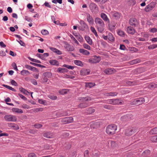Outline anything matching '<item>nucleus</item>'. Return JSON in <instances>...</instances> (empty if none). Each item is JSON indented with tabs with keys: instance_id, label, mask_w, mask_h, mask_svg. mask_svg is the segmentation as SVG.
I'll return each mask as SVG.
<instances>
[{
	"instance_id": "obj_48",
	"label": "nucleus",
	"mask_w": 157,
	"mask_h": 157,
	"mask_svg": "<svg viewBox=\"0 0 157 157\" xmlns=\"http://www.w3.org/2000/svg\"><path fill=\"white\" fill-rule=\"evenodd\" d=\"M127 84L129 86H133L135 85L136 82L127 81L126 82Z\"/></svg>"
},
{
	"instance_id": "obj_62",
	"label": "nucleus",
	"mask_w": 157,
	"mask_h": 157,
	"mask_svg": "<svg viewBox=\"0 0 157 157\" xmlns=\"http://www.w3.org/2000/svg\"><path fill=\"white\" fill-rule=\"evenodd\" d=\"M18 95L22 99H23V100L25 101L27 100V98H26L22 94H18Z\"/></svg>"
},
{
	"instance_id": "obj_52",
	"label": "nucleus",
	"mask_w": 157,
	"mask_h": 157,
	"mask_svg": "<svg viewBox=\"0 0 157 157\" xmlns=\"http://www.w3.org/2000/svg\"><path fill=\"white\" fill-rule=\"evenodd\" d=\"M151 140L154 142H157V136H155L151 137Z\"/></svg>"
},
{
	"instance_id": "obj_34",
	"label": "nucleus",
	"mask_w": 157,
	"mask_h": 157,
	"mask_svg": "<svg viewBox=\"0 0 157 157\" xmlns=\"http://www.w3.org/2000/svg\"><path fill=\"white\" fill-rule=\"evenodd\" d=\"M74 62L75 65L80 67H82L83 65L82 62L80 60H75Z\"/></svg>"
},
{
	"instance_id": "obj_39",
	"label": "nucleus",
	"mask_w": 157,
	"mask_h": 157,
	"mask_svg": "<svg viewBox=\"0 0 157 157\" xmlns=\"http://www.w3.org/2000/svg\"><path fill=\"white\" fill-rule=\"evenodd\" d=\"M95 85L94 82H86V86L87 87L91 88Z\"/></svg>"
},
{
	"instance_id": "obj_58",
	"label": "nucleus",
	"mask_w": 157,
	"mask_h": 157,
	"mask_svg": "<svg viewBox=\"0 0 157 157\" xmlns=\"http://www.w3.org/2000/svg\"><path fill=\"white\" fill-rule=\"evenodd\" d=\"M65 78H71V79H73L75 78V76L73 75H64Z\"/></svg>"
},
{
	"instance_id": "obj_20",
	"label": "nucleus",
	"mask_w": 157,
	"mask_h": 157,
	"mask_svg": "<svg viewBox=\"0 0 157 157\" xmlns=\"http://www.w3.org/2000/svg\"><path fill=\"white\" fill-rule=\"evenodd\" d=\"M12 110L14 113H23V111L21 109L17 108H13L12 109Z\"/></svg>"
},
{
	"instance_id": "obj_30",
	"label": "nucleus",
	"mask_w": 157,
	"mask_h": 157,
	"mask_svg": "<svg viewBox=\"0 0 157 157\" xmlns=\"http://www.w3.org/2000/svg\"><path fill=\"white\" fill-rule=\"evenodd\" d=\"M21 74L23 76H26L30 74L29 72L27 71L23 70L21 71Z\"/></svg>"
},
{
	"instance_id": "obj_17",
	"label": "nucleus",
	"mask_w": 157,
	"mask_h": 157,
	"mask_svg": "<svg viewBox=\"0 0 157 157\" xmlns=\"http://www.w3.org/2000/svg\"><path fill=\"white\" fill-rule=\"evenodd\" d=\"M104 72L107 75H110L115 72V70L113 68H107L105 69Z\"/></svg>"
},
{
	"instance_id": "obj_7",
	"label": "nucleus",
	"mask_w": 157,
	"mask_h": 157,
	"mask_svg": "<svg viewBox=\"0 0 157 157\" xmlns=\"http://www.w3.org/2000/svg\"><path fill=\"white\" fill-rule=\"evenodd\" d=\"M129 24L133 27H136L139 24V21L135 18L132 17L129 19Z\"/></svg>"
},
{
	"instance_id": "obj_3",
	"label": "nucleus",
	"mask_w": 157,
	"mask_h": 157,
	"mask_svg": "<svg viewBox=\"0 0 157 157\" xmlns=\"http://www.w3.org/2000/svg\"><path fill=\"white\" fill-rule=\"evenodd\" d=\"M4 118L6 121L8 122H16L17 121L16 117L12 115H6L4 117Z\"/></svg>"
},
{
	"instance_id": "obj_21",
	"label": "nucleus",
	"mask_w": 157,
	"mask_h": 157,
	"mask_svg": "<svg viewBox=\"0 0 157 157\" xmlns=\"http://www.w3.org/2000/svg\"><path fill=\"white\" fill-rule=\"evenodd\" d=\"M121 16V14L117 12H114L113 14V17L116 19H119Z\"/></svg>"
},
{
	"instance_id": "obj_57",
	"label": "nucleus",
	"mask_w": 157,
	"mask_h": 157,
	"mask_svg": "<svg viewBox=\"0 0 157 157\" xmlns=\"http://www.w3.org/2000/svg\"><path fill=\"white\" fill-rule=\"evenodd\" d=\"M117 33L118 35L121 36H124V32L122 30H119Z\"/></svg>"
},
{
	"instance_id": "obj_49",
	"label": "nucleus",
	"mask_w": 157,
	"mask_h": 157,
	"mask_svg": "<svg viewBox=\"0 0 157 157\" xmlns=\"http://www.w3.org/2000/svg\"><path fill=\"white\" fill-rule=\"evenodd\" d=\"M104 108L106 109H114L113 106L106 105H104Z\"/></svg>"
},
{
	"instance_id": "obj_23",
	"label": "nucleus",
	"mask_w": 157,
	"mask_h": 157,
	"mask_svg": "<svg viewBox=\"0 0 157 157\" xmlns=\"http://www.w3.org/2000/svg\"><path fill=\"white\" fill-rule=\"evenodd\" d=\"M50 49L52 52L56 53L58 55H60L62 54V52L61 51L55 48L52 47Z\"/></svg>"
},
{
	"instance_id": "obj_8",
	"label": "nucleus",
	"mask_w": 157,
	"mask_h": 157,
	"mask_svg": "<svg viewBox=\"0 0 157 157\" xmlns=\"http://www.w3.org/2000/svg\"><path fill=\"white\" fill-rule=\"evenodd\" d=\"M108 101L109 104L112 105H121L122 104V102L121 100L118 99H109Z\"/></svg>"
},
{
	"instance_id": "obj_61",
	"label": "nucleus",
	"mask_w": 157,
	"mask_h": 157,
	"mask_svg": "<svg viewBox=\"0 0 157 157\" xmlns=\"http://www.w3.org/2000/svg\"><path fill=\"white\" fill-rule=\"evenodd\" d=\"M33 126L36 128H40L42 126V125L39 124H34Z\"/></svg>"
},
{
	"instance_id": "obj_44",
	"label": "nucleus",
	"mask_w": 157,
	"mask_h": 157,
	"mask_svg": "<svg viewBox=\"0 0 157 157\" xmlns=\"http://www.w3.org/2000/svg\"><path fill=\"white\" fill-rule=\"evenodd\" d=\"M67 123H72L73 121V118L71 117H66Z\"/></svg>"
},
{
	"instance_id": "obj_42",
	"label": "nucleus",
	"mask_w": 157,
	"mask_h": 157,
	"mask_svg": "<svg viewBox=\"0 0 157 157\" xmlns=\"http://www.w3.org/2000/svg\"><path fill=\"white\" fill-rule=\"evenodd\" d=\"M141 61V60L139 59H137L134 60H133L131 61H130L131 62V64H136L137 63H139Z\"/></svg>"
},
{
	"instance_id": "obj_54",
	"label": "nucleus",
	"mask_w": 157,
	"mask_h": 157,
	"mask_svg": "<svg viewBox=\"0 0 157 157\" xmlns=\"http://www.w3.org/2000/svg\"><path fill=\"white\" fill-rule=\"evenodd\" d=\"M83 47L86 49L89 50H90V47L88 44L84 43L83 44Z\"/></svg>"
},
{
	"instance_id": "obj_19",
	"label": "nucleus",
	"mask_w": 157,
	"mask_h": 157,
	"mask_svg": "<svg viewBox=\"0 0 157 157\" xmlns=\"http://www.w3.org/2000/svg\"><path fill=\"white\" fill-rule=\"evenodd\" d=\"M101 17L105 22L109 23V20L107 16L104 13H102L101 14Z\"/></svg>"
},
{
	"instance_id": "obj_25",
	"label": "nucleus",
	"mask_w": 157,
	"mask_h": 157,
	"mask_svg": "<svg viewBox=\"0 0 157 157\" xmlns=\"http://www.w3.org/2000/svg\"><path fill=\"white\" fill-rule=\"evenodd\" d=\"M79 52L81 53L86 55H88L90 54V52L89 51L82 48H80L79 49Z\"/></svg>"
},
{
	"instance_id": "obj_14",
	"label": "nucleus",
	"mask_w": 157,
	"mask_h": 157,
	"mask_svg": "<svg viewBox=\"0 0 157 157\" xmlns=\"http://www.w3.org/2000/svg\"><path fill=\"white\" fill-rule=\"evenodd\" d=\"M94 21L95 23L97 25V26L104 25H105L104 21L100 18L96 17Z\"/></svg>"
},
{
	"instance_id": "obj_26",
	"label": "nucleus",
	"mask_w": 157,
	"mask_h": 157,
	"mask_svg": "<svg viewBox=\"0 0 157 157\" xmlns=\"http://www.w3.org/2000/svg\"><path fill=\"white\" fill-rule=\"evenodd\" d=\"M25 67L26 68L32 71H36L37 69L36 67L31 66L28 64L25 65Z\"/></svg>"
},
{
	"instance_id": "obj_28",
	"label": "nucleus",
	"mask_w": 157,
	"mask_h": 157,
	"mask_svg": "<svg viewBox=\"0 0 157 157\" xmlns=\"http://www.w3.org/2000/svg\"><path fill=\"white\" fill-rule=\"evenodd\" d=\"M90 70L89 69L83 70L81 71V74L83 75H85L89 74Z\"/></svg>"
},
{
	"instance_id": "obj_37",
	"label": "nucleus",
	"mask_w": 157,
	"mask_h": 157,
	"mask_svg": "<svg viewBox=\"0 0 157 157\" xmlns=\"http://www.w3.org/2000/svg\"><path fill=\"white\" fill-rule=\"evenodd\" d=\"M99 124V123L98 122H92L90 125V127L91 128H96L98 127L97 125Z\"/></svg>"
},
{
	"instance_id": "obj_47",
	"label": "nucleus",
	"mask_w": 157,
	"mask_h": 157,
	"mask_svg": "<svg viewBox=\"0 0 157 157\" xmlns=\"http://www.w3.org/2000/svg\"><path fill=\"white\" fill-rule=\"evenodd\" d=\"M157 87V85L155 83H152L149 85L148 87L151 89H153Z\"/></svg>"
},
{
	"instance_id": "obj_41",
	"label": "nucleus",
	"mask_w": 157,
	"mask_h": 157,
	"mask_svg": "<svg viewBox=\"0 0 157 157\" xmlns=\"http://www.w3.org/2000/svg\"><path fill=\"white\" fill-rule=\"evenodd\" d=\"M108 39L111 42H113L114 41V38L113 36V35L111 33H109L108 34Z\"/></svg>"
},
{
	"instance_id": "obj_4",
	"label": "nucleus",
	"mask_w": 157,
	"mask_h": 157,
	"mask_svg": "<svg viewBox=\"0 0 157 157\" xmlns=\"http://www.w3.org/2000/svg\"><path fill=\"white\" fill-rule=\"evenodd\" d=\"M79 22L80 26L78 27V28L79 30L84 31L88 29L87 25L84 21L80 20Z\"/></svg>"
},
{
	"instance_id": "obj_53",
	"label": "nucleus",
	"mask_w": 157,
	"mask_h": 157,
	"mask_svg": "<svg viewBox=\"0 0 157 157\" xmlns=\"http://www.w3.org/2000/svg\"><path fill=\"white\" fill-rule=\"evenodd\" d=\"M38 101L40 104H43L44 105H46L47 103L46 101L42 99H39Z\"/></svg>"
},
{
	"instance_id": "obj_12",
	"label": "nucleus",
	"mask_w": 157,
	"mask_h": 157,
	"mask_svg": "<svg viewBox=\"0 0 157 157\" xmlns=\"http://www.w3.org/2000/svg\"><path fill=\"white\" fill-rule=\"evenodd\" d=\"M87 21L89 23L90 25H93L94 23V19L88 13H86V14Z\"/></svg>"
},
{
	"instance_id": "obj_56",
	"label": "nucleus",
	"mask_w": 157,
	"mask_h": 157,
	"mask_svg": "<svg viewBox=\"0 0 157 157\" xmlns=\"http://www.w3.org/2000/svg\"><path fill=\"white\" fill-rule=\"evenodd\" d=\"M61 122L63 124H68L66 117L62 118L61 119Z\"/></svg>"
},
{
	"instance_id": "obj_18",
	"label": "nucleus",
	"mask_w": 157,
	"mask_h": 157,
	"mask_svg": "<svg viewBox=\"0 0 157 157\" xmlns=\"http://www.w3.org/2000/svg\"><path fill=\"white\" fill-rule=\"evenodd\" d=\"M127 32L128 34L133 35L135 33V30L133 27L129 26L127 28Z\"/></svg>"
},
{
	"instance_id": "obj_13",
	"label": "nucleus",
	"mask_w": 157,
	"mask_h": 157,
	"mask_svg": "<svg viewBox=\"0 0 157 157\" xmlns=\"http://www.w3.org/2000/svg\"><path fill=\"white\" fill-rule=\"evenodd\" d=\"M68 114L67 112L66 111H58L56 113V116L58 117L65 116H67Z\"/></svg>"
},
{
	"instance_id": "obj_11",
	"label": "nucleus",
	"mask_w": 157,
	"mask_h": 157,
	"mask_svg": "<svg viewBox=\"0 0 157 157\" xmlns=\"http://www.w3.org/2000/svg\"><path fill=\"white\" fill-rule=\"evenodd\" d=\"M64 47L68 51H72L74 50V47L66 42H64Z\"/></svg>"
},
{
	"instance_id": "obj_24",
	"label": "nucleus",
	"mask_w": 157,
	"mask_h": 157,
	"mask_svg": "<svg viewBox=\"0 0 157 157\" xmlns=\"http://www.w3.org/2000/svg\"><path fill=\"white\" fill-rule=\"evenodd\" d=\"M85 39L87 42L90 45L92 44L93 42L92 40L88 36H86L85 37Z\"/></svg>"
},
{
	"instance_id": "obj_10",
	"label": "nucleus",
	"mask_w": 157,
	"mask_h": 157,
	"mask_svg": "<svg viewBox=\"0 0 157 157\" xmlns=\"http://www.w3.org/2000/svg\"><path fill=\"white\" fill-rule=\"evenodd\" d=\"M135 132V130L134 128L130 127L125 130L124 134L126 136H130L133 134Z\"/></svg>"
},
{
	"instance_id": "obj_22",
	"label": "nucleus",
	"mask_w": 157,
	"mask_h": 157,
	"mask_svg": "<svg viewBox=\"0 0 157 157\" xmlns=\"http://www.w3.org/2000/svg\"><path fill=\"white\" fill-rule=\"evenodd\" d=\"M68 70L64 68L59 67L58 68L57 71L59 73H63L67 72Z\"/></svg>"
},
{
	"instance_id": "obj_35",
	"label": "nucleus",
	"mask_w": 157,
	"mask_h": 157,
	"mask_svg": "<svg viewBox=\"0 0 157 157\" xmlns=\"http://www.w3.org/2000/svg\"><path fill=\"white\" fill-rule=\"evenodd\" d=\"M90 29L91 31L94 34L96 37H98L99 36L97 34L96 31L94 27L91 26Z\"/></svg>"
},
{
	"instance_id": "obj_40",
	"label": "nucleus",
	"mask_w": 157,
	"mask_h": 157,
	"mask_svg": "<svg viewBox=\"0 0 157 157\" xmlns=\"http://www.w3.org/2000/svg\"><path fill=\"white\" fill-rule=\"evenodd\" d=\"M2 86L3 87H5L6 88L8 89H9V90H11L12 91H13L14 92H15L16 91V90L14 88H12V87H11L9 86H8V85H5V84H3L2 85Z\"/></svg>"
},
{
	"instance_id": "obj_31",
	"label": "nucleus",
	"mask_w": 157,
	"mask_h": 157,
	"mask_svg": "<svg viewBox=\"0 0 157 157\" xmlns=\"http://www.w3.org/2000/svg\"><path fill=\"white\" fill-rule=\"evenodd\" d=\"M49 63L52 65L58 66L59 65V62L56 60H51L49 61Z\"/></svg>"
},
{
	"instance_id": "obj_33",
	"label": "nucleus",
	"mask_w": 157,
	"mask_h": 157,
	"mask_svg": "<svg viewBox=\"0 0 157 157\" xmlns=\"http://www.w3.org/2000/svg\"><path fill=\"white\" fill-rule=\"evenodd\" d=\"M86 111L87 113L92 114L95 112V110L92 107H89L86 109Z\"/></svg>"
},
{
	"instance_id": "obj_43",
	"label": "nucleus",
	"mask_w": 157,
	"mask_h": 157,
	"mask_svg": "<svg viewBox=\"0 0 157 157\" xmlns=\"http://www.w3.org/2000/svg\"><path fill=\"white\" fill-rule=\"evenodd\" d=\"M118 93L117 92H110L106 94V95L107 96H117Z\"/></svg>"
},
{
	"instance_id": "obj_5",
	"label": "nucleus",
	"mask_w": 157,
	"mask_h": 157,
	"mask_svg": "<svg viewBox=\"0 0 157 157\" xmlns=\"http://www.w3.org/2000/svg\"><path fill=\"white\" fill-rule=\"evenodd\" d=\"M156 3L155 2H152L148 5L144 9L145 11L147 12H149L152 10L155 6Z\"/></svg>"
},
{
	"instance_id": "obj_51",
	"label": "nucleus",
	"mask_w": 157,
	"mask_h": 157,
	"mask_svg": "<svg viewBox=\"0 0 157 157\" xmlns=\"http://www.w3.org/2000/svg\"><path fill=\"white\" fill-rule=\"evenodd\" d=\"M67 90L66 89H63L59 91V93L62 95L66 94L67 93Z\"/></svg>"
},
{
	"instance_id": "obj_29",
	"label": "nucleus",
	"mask_w": 157,
	"mask_h": 157,
	"mask_svg": "<svg viewBox=\"0 0 157 157\" xmlns=\"http://www.w3.org/2000/svg\"><path fill=\"white\" fill-rule=\"evenodd\" d=\"M136 3V0H127V4L129 6H133Z\"/></svg>"
},
{
	"instance_id": "obj_63",
	"label": "nucleus",
	"mask_w": 157,
	"mask_h": 157,
	"mask_svg": "<svg viewBox=\"0 0 157 157\" xmlns=\"http://www.w3.org/2000/svg\"><path fill=\"white\" fill-rule=\"evenodd\" d=\"M12 66L15 70L17 71L18 70L16 64L15 63L13 62L12 63Z\"/></svg>"
},
{
	"instance_id": "obj_36",
	"label": "nucleus",
	"mask_w": 157,
	"mask_h": 157,
	"mask_svg": "<svg viewBox=\"0 0 157 157\" xmlns=\"http://www.w3.org/2000/svg\"><path fill=\"white\" fill-rule=\"evenodd\" d=\"M104 25L97 26L98 31L100 33H102L103 32L104 29Z\"/></svg>"
},
{
	"instance_id": "obj_1",
	"label": "nucleus",
	"mask_w": 157,
	"mask_h": 157,
	"mask_svg": "<svg viewBox=\"0 0 157 157\" xmlns=\"http://www.w3.org/2000/svg\"><path fill=\"white\" fill-rule=\"evenodd\" d=\"M78 100L82 103L78 105V107L81 109L86 108L89 106L88 103L86 102L90 101L91 98L90 97H79Z\"/></svg>"
},
{
	"instance_id": "obj_2",
	"label": "nucleus",
	"mask_w": 157,
	"mask_h": 157,
	"mask_svg": "<svg viewBox=\"0 0 157 157\" xmlns=\"http://www.w3.org/2000/svg\"><path fill=\"white\" fill-rule=\"evenodd\" d=\"M117 128V126L115 124L109 125L106 127V132L109 135H113L115 133Z\"/></svg>"
},
{
	"instance_id": "obj_60",
	"label": "nucleus",
	"mask_w": 157,
	"mask_h": 157,
	"mask_svg": "<svg viewBox=\"0 0 157 157\" xmlns=\"http://www.w3.org/2000/svg\"><path fill=\"white\" fill-rule=\"evenodd\" d=\"M48 97L49 98L52 99V100H56L57 98V96H54L52 95H50L48 96Z\"/></svg>"
},
{
	"instance_id": "obj_32",
	"label": "nucleus",
	"mask_w": 157,
	"mask_h": 157,
	"mask_svg": "<svg viewBox=\"0 0 157 157\" xmlns=\"http://www.w3.org/2000/svg\"><path fill=\"white\" fill-rule=\"evenodd\" d=\"M116 25V23L115 22L111 23V24H109L108 25V26L109 28V30H112L114 29V28Z\"/></svg>"
},
{
	"instance_id": "obj_59",
	"label": "nucleus",
	"mask_w": 157,
	"mask_h": 157,
	"mask_svg": "<svg viewBox=\"0 0 157 157\" xmlns=\"http://www.w3.org/2000/svg\"><path fill=\"white\" fill-rule=\"evenodd\" d=\"M28 157H37V155L34 153H30L28 154Z\"/></svg>"
},
{
	"instance_id": "obj_15",
	"label": "nucleus",
	"mask_w": 157,
	"mask_h": 157,
	"mask_svg": "<svg viewBox=\"0 0 157 157\" xmlns=\"http://www.w3.org/2000/svg\"><path fill=\"white\" fill-rule=\"evenodd\" d=\"M89 8L90 10L92 12H94L98 9L97 5L94 3H91L90 4Z\"/></svg>"
},
{
	"instance_id": "obj_16",
	"label": "nucleus",
	"mask_w": 157,
	"mask_h": 157,
	"mask_svg": "<svg viewBox=\"0 0 157 157\" xmlns=\"http://www.w3.org/2000/svg\"><path fill=\"white\" fill-rule=\"evenodd\" d=\"M8 126L10 128H13L15 130L19 129V126L16 124L9 123L8 124Z\"/></svg>"
},
{
	"instance_id": "obj_55",
	"label": "nucleus",
	"mask_w": 157,
	"mask_h": 157,
	"mask_svg": "<svg viewBox=\"0 0 157 157\" xmlns=\"http://www.w3.org/2000/svg\"><path fill=\"white\" fill-rule=\"evenodd\" d=\"M41 33L43 35H46L49 33L48 31L46 29L42 30L41 31Z\"/></svg>"
},
{
	"instance_id": "obj_38",
	"label": "nucleus",
	"mask_w": 157,
	"mask_h": 157,
	"mask_svg": "<svg viewBox=\"0 0 157 157\" xmlns=\"http://www.w3.org/2000/svg\"><path fill=\"white\" fill-rule=\"evenodd\" d=\"M150 153V151L148 150H146L144 151L142 153L143 156H147L149 155Z\"/></svg>"
},
{
	"instance_id": "obj_27",
	"label": "nucleus",
	"mask_w": 157,
	"mask_h": 157,
	"mask_svg": "<svg viewBox=\"0 0 157 157\" xmlns=\"http://www.w3.org/2000/svg\"><path fill=\"white\" fill-rule=\"evenodd\" d=\"M43 136L44 137L48 138H51L53 137L52 134L50 132L44 133Z\"/></svg>"
},
{
	"instance_id": "obj_50",
	"label": "nucleus",
	"mask_w": 157,
	"mask_h": 157,
	"mask_svg": "<svg viewBox=\"0 0 157 157\" xmlns=\"http://www.w3.org/2000/svg\"><path fill=\"white\" fill-rule=\"evenodd\" d=\"M157 48V45L156 44H153L148 46V49H153Z\"/></svg>"
},
{
	"instance_id": "obj_64",
	"label": "nucleus",
	"mask_w": 157,
	"mask_h": 157,
	"mask_svg": "<svg viewBox=\"0 0 157 157\" xmlns=\"http://www.w3.org/2000/svg\"><path fill=\"white\" fill-rule=\"evenodd\" d=\"M20 91L25 94H27V93H28V91L25 90V89L23 88H20Z\"/></svg>"
},
{
	"instance_id": "obj_46",
	"label": "nucleus",
	"mask_w": 157,
	"mask_h": 157,
	"mask_svg": "<svg viewBox=\"0 0 157 157\" xmlns=\"http://www.w3.org/2000/svg\"><path fill=\"white\" fill-rule=\"evenodd\" d=\"M150 133L152 134H157V127H155L151 129L150 131Z\"/></svg>"
},
{
	"instance_id": "obj_9",
	"label": "nucleus",
	"mask_w": 157,
	"mask_h": 157,
	"mask_svg": "<svg viewBox=\"0 0 157 157\" xmlns=\"http://www.w3.org/2000/svg\"><path fill=\"white\" fill-rule=\"evenodd\" d=\"M101 60L100 56H94L93 58L89 59V62L91 63H96L99 62Z\"/></svg>"
},
{
	"instance_id": "obj_6",
	"label": "nucleus",
	"mask_w": 157,
	"mask_h": 157,
	"mask_svg": "<svg viewBox=\"0 0 157 157\" xmlns=\"http://www.w3.org/2000/svg\"><path fill=\"white\" fill-rule=\"evenodd\" d=\"M145 102V99L143 98H139L135 99L132 101V104L136 105H141Z\"/></svg>"
},
{
	"instance_id": "obj_45",
	"label": "nucleus",
	"mask_w": 157,
	"mask_h": 157,
	"mask_svg": "<svg viewBox=\"0 0 157 157\" xmlns=\"http://www.w3.org/2000/svg\"><path fill=\"white\" fill-rule=\"evenodd\" d=\"M30 63L32 65H33L34 66H36V67H45L44 66H43V65H42L41 64H40L35 63L32 62H30Z\"/></svg>"
}]
</instances>
